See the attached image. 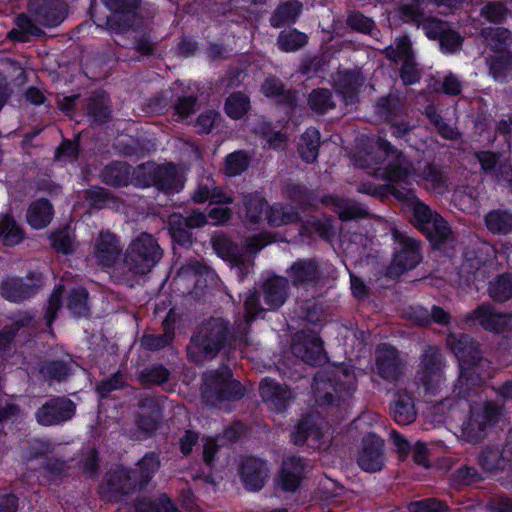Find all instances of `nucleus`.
I'll list each match as a JSON object with an SVG mask.
<instances>
[{
    "label": "nucleus",
    "instance_id": "nucleus-30",
    "mask_svg": "<svg viewBox=\"0 0 512 512\" xmlns=\"http://www.w3.org/2000/svg\"><path fill=\"white\" fill-rule=\"evenodd\" d=\"M54 216V207L49 199L41 197L29 204L26 211V222L36 230L46 228Z\"/></svg>",
    "mask_w": 512,
    "mask_h": 512
},
{
    "label": "nucleus",
    "instance_id": "nucleus-64",
    "mask_svg": "<svg viewBox=\"0 0 512 512\" xmlns=\"http://www.w3.org/2000/svg\"><path fill=\"white\" fill-rule=\"evenodd\" d=\"M407 509L409 512H447L449 507L445 501L428 497L409 502Z\"/></svg>",
    "mask_w": 512,
    "mask_h": 512
},
{
    "label": "nucleus",
    "instance_id": "nucleus-51",
    "mask_svg": "<svg viewBox=\"0 0 512 512\" xmlns=\"http://www.w3.org/2000/svg\"><path fill=\"white\" fill-rule=\"evenodd\" d=\"M171 376V372L161 363L146 366L138 372L137 379L142 385L163 386Z\"/></svg>",
    "mask_w": 512,
    "mask_h": 512
},
{
    "label": "nucleus",
    "instance_id": "nucleus-6",
    "mask_svg": "<svg viewBox=\"0 0 512 512\" xmlns=\"http://www.w3.org/2000/svg\"><path fill=\"white\" fill-rule=\"evenodd\" d=\"M163 256L157 239L143 232L131 241L124 254L123 264L133 275L150 273Z\"/></svg>",
    "mask_w": 512,
    "mask_h": 512
},
{
    "label": "nucleus",
    "instance_id": "nucleus-31",
    "mask_svg": "<svg viewBox=\"0 0 512 512\" xmlns=\"http://www.w3.org/2000/svg\"><path fill=\"white\" fill-rule=\"evenodd\" d=\"M132 167L123 161H111L101 171L100 179L113 188L127 187L131 183Z\"/></svg>",
    "mask_w": 512,
    "mask_h": 512
},
{
    "label": "nucleus",
    "instance_id": "nucleus-38",
    "mask_svg": "<svg viewBox=\"0 0 512 512\" xmlns=\"http://www.w3.org/2000/svg\"><path fill=\"white\" fill-rule=\"evenodd\" d=\"M415 169L403 152L394 156L383 169V178L389 182H407Z\"/></svg>",
    "mask_w": 512,
    "mask_h": 512
},
{
    "label": "nucleus",
    "instance_id": "nucleus-18",
    "mask_svg": "<svg viewBox=\"0 0 512 512\" xmlns=\"http://www.w3.org/2000/svg\"><path fill=\"white\" fill-rule=\"evenodd\" d=\"M305 460L299 456H290L283 460L276 475L275 483L285 493H295L304 479Z\"/></svg>",
    "mask_w": 512,
    "mask_h": 512
},
{
    "label": "nucleus",
    "instance_id": "nucleus-20",
    "mask_svg": "<svg viewBox=\"0 0 512 512\" xmlns=\"http://www.w3.org/2000/svg\"><path fill=\"white\" fill-rule=\"evenodd\" d=\"M376 368L378 375L387 381H397L403 373V363L397 348L381 343L376 349Z\"/></svg>",
    "mask_w": 512,
    "mask_h": 512
},
{
    "label": "nucleus",
    "instance_id": "nucleus-62",
    "mask_svg": "<svg viewBox=\"0 0 512 512\" xmlns=\"http://www.w3.org/2000/svg\"><path fill=\"white\" fill-rule=\"evenodd\" d=\"M174 339L169 335L144 333L140 339V346L143 350L149 352H158L173 346Z\"/></svg>",
    "mask_w": 512,
    "mask_h": 512
},
{
    "label": "nucleus",
    "instance_id": "nucleus-21",
    "mask_svg": "<svg viewBox=\"0 0 512 512\" xmlns=\"http://www.w3.org/2000/svg\"><path fill=\"white\" fill-rule=\"evenodd\" d=\"M268 471L266 461L255 456L247 457L239 466L240 479L250 492H258L264 487Z\"/></svg>",
    "mask_w": 512,
    "mask_h": 512
},
{
    "label": "nucleus",
    "instance_id": "nucleus-16",
    "mask_svg": "<svg viewBox=\"0 0 512 512\" xmlns=\"http://www.w3.org/2000/svg\"><path fill=\"white\" fill-rule=\"evenodd\" d=\"M286 272L295 288L316 287L323 280V271L316 258H299Z\"/></svg>",
    "mask_w": 512,
    "mask_h": 512
},
{
    "label": "nucleus",
    "instance_id": "nucleus-46",
    "mask_svg": "<svg viewBox=\"0 0 512 512\" xmlns=\"http://www.w3.org/2000/svg\"><path fill=\"white\" fill-rule=\"evenodd\" d=\"M168 233L172 240V244L189 249L193 245V234L191 229L185 226V223L181 221L180 214H173L169 217L168 221Z\"/></svg>",
    "mask_w": 512,
    "mask_h": 512
},
{
    "label": "nucleus",
    "instance_id": "nucleus-1",
    "mask_svg": "<svg viewBox=\"0 0 512 512\" xmlns=\"http://www.w3.org/2000/svg\"><path fill=\"white\" fill-rule=\"evenodd\" d=\"M247 344V335L235 328L226 318L211 316L192 334L187 345V358L201 365L216 359L220 353H229Z\"/></svg>",
    "mask_w": 512,
    "mask_h": 512
},
{
    "label": "nucleus",
    "instance_id": "nucleus-8",
    "mask_svg": "<svg viewBox=\"0 0 512 512\" xmlns=\"http://www.w3.org/2000/svg\"><path fill=\"white\" fill-rule=\"evenodd\" d=\"M136 491H139L136 470L123 465L110 469L98 487L100 499L109 503L121 502Z\"/></svg>",
    "mask_w": 512,
    "mask_h": 512
},
{
    "label": "nucleus",
    "instance_id": "nucleus-34",
    "mask_svg": "<svg viewBox=\"0 0 512 512\" xmlns=\"http://www.w3.org/2000/svg\"><path fill=\"white\" fill-rule=\"evenodd\" d=\"M282 192L298 210H305L316 206L317 194L304 184L294 182L286 183L283 186Z\"/></svg>",
    "mask_w": 512,
    "mask_h": 512
},
{
    "label": "nucleus",
    "instance_id": "nucleus-33",
    "mask_svg": "<svg viewBox=\"0 0 512 512\" xmlns=\"http://www.w3.org/2000/svg\"><path fill=\"white\" fill-rule=\"evenodd\" d=\"M303 10V4L298 0L280 2L270 16V24L274 28L285 25H293L299 19Z\"/></svg>",
    "mask_w": 512,
    "mask_h": 512
},
{
    "label": "nucleus",
    "instance_id": "nucleus-2",
    "mask_svg": "<svg viewBox=\"0 0 512 512\" xmlns=\"http://www.w3.org/2000/svg\"><path fill=\"white\" fill-rule=\"evenodd\" d=\"M447 344L459 362L460 373L455 389H459V395L466 399L472 389L482 386L492 377V363L482 356L478 341L466 333H450Z\"/></svg>",
    "mask_w": 512,
    "mask_h": 512
},
{
    "label": "nucleus",
    "instance_id": "nucleus-3",
    "mask_svg": "<svg viewBox=\"0 0 512 512\" xmlns=\"http://www.w3.org/2000/svg\"><path fill=\"white\" fill-rule=\"evenodd\" d=\"M345 380H341L335 372H318L312 383L315 402L320 407L338 406L353 395L356 390V379L352 368L341 366L338 368Z\"/></svg>",
    "mask_w": 512,
    "mask_h": 512
},
{
    "label": "nucleus",
    "instance_id": "nucleus-27",
    "mask_svg": "<svg viewBox=\"0 0 512 512\" xmlns=\"http://www.w3.org/2000/svg\"><path fill=\"white\" fill-rule=\"evenodd\" d=\"M262 291L264 303L269 307V309L276 310L280 308L288 298V279L274 275L264 281Z\"/></svg>",
    "mask_w": 512,
    "mask_h": 512
},
{
    "label": "nucleus",
    "instance_id": "nucleus-48",
    "mask_svg": "<svg viewBox=\"0 0 512 512\" xmlns=\"http://www.w3.org/2000/svg\"><path fill=\"white\" fill-rule=\"evenodd\" d=\"M299 232L302 236L312 237L318 235L323 239H328L332 235L333 226L329 218H318L309 216L304 221H300Z\"/></svg>",
    "mask_w": 512,
    "mask_h": 512
},
{
    "label": "nucleus",
    "instance_id": "nucleus-22",
    "mask_svg": "<svg viewBox=\"0 0 512 512\" xmlns=\"http://www.w3.org/2000/svg\"><path fill=\"white\" fill-rule=\"evenodd\" d=\"M321 424L319 414L310 412L302 415L290 433V442L295 446H303L308 440L320 442L324 436Z\"/></svg>",
    "mask_w": 512,
    "mask_h": 512
},
{
    "label": "nucleus",
    "instance_id": "nucleus-42",
    "mask_svg": "<svg viewBox=\"0 0 512 512\" xmlns=\"http://www.w3.org/2000/svg\"><path fill=\"white\" fill-rule=\"evenodd\" d=\"M136 466V480L138 482L139 491H143L147 488L160 468L159 454L154 451L146 452L144 456L137 461Z\"/></svg>",
    "mask_w": 512,
    "mask_h": 512
},
{
    "label": "nucleus",
    "instance_id": "nucleus-47",
    "mask_svg": "<svg viewBox=\"0 0 512 512\" xmlns=\"http://www.w3.org/2000/svg\"><path fill=\"white\" fill-rule=\"evenodd\" d=\"M320 132L316 128L307 129L302 137L298 151L301 159L308 163H314L319 155Z\"/></svg>",
    "mask_w": 512,
    "mask_h": 512
},
{
    "label": "nucleus",
    "instance_id": "nucleus-56",
    "mask_svg": "<svg viewBox=\"0 0 512 512\" xmlns=\"http://www.w3.org/2000/svg\"><path fill=\"white\" fill-rule=\"evenodd\" d=\"M250 165V157L245 150H236L226 155L224 173L228 177H236L244 173Z\"/></svg>",
    "mask_w": 512,
    "mask_h": 512
},
{
    "label": "nucleus",
    "instance_id": "nucleus-49",
    "mask_svg": "<svg viewBox=\"0 0 512 512\" xmlns=\"http://www.w3.org/2000/svg\"><path fill=\"white\" fill-rule=\"evenodd\" d=\"M490 298L498 303H504L512 298V273L506 272L496 276L488 284Z\"/></svg>",
    "mask_w": 512,
    "mask_h": 512
},
{
    "label": "nucleus",
    "instance_id": "nucleus-26",
    "mask_svg": "<svg viewBox=\"0 0 512 512\" xmlns=\"http://www.w3.org/2000/svg\"><path fill=\"white\" fill-rule=\"evenodd\" d=\"M323 205H330L332 211L338 215L343 222L363 219L368 215V211L362 205L348 198H342L336 194L324 195L321 198Z\"/></svg>",
    "mask_w": 512,
    "mask_h": 512
},
{
    "label": "nucleus",
    "instance_id": "nucleus-5",
    "mask_svg": "<svg viewBox=\"0 0 512 512\" xmlns=\"http://www.w3.org/2000/svg\"><path fill=\"white\" fill-rule=\"evenodd\" d=\"M456 390L458 400L455 401V404L460 405L462 402H465L466 406L469 408L468 418L463 422L461 427L462 436L465 441L469 443H479L485 438L487 428L499 422L501 407L493 401H485L481 405H472L469 403V398L472 393H474L473 389L466 399L459 395V389Z\"/></svg>",
    "mask_w": 512,
    "mask_h": 512
},
{
    "label": "nucleus",
    "instance_id": "nucleus-52",
    "mask_svg": "<svg viewBox=\"0 0 512 512\" xmlns=\"http://www.w3.org/2000/svg\"><path fill=\"white\" fill-rule=\"evenodd\" d=\"M308 43V36L296 28L282 30L277 37V46L283 52H295Z\"/></svg>",
    "mask_w": 512,
    "mask_h": 512
},
{
    "label": "nucleus",
    "instance_id": "nucleus-32",
    "mask_svg": "<svg viewBox=\"0 0 512 512\" xmlns=\"http://www.w3.org/2000/svg\"><path fill=\"white\" fill-rule=\"evenodd\" d=\"M118 238L111 232H101L95 244V257L102 266L111 267L119 256Z\"/></svg>",
    "mask_w": 512,
    "mask_h": 512
},
{
    "label": "nucleus",
    "instance_id": "nucleus-29",
    "mask_svg": "<svg viewBox=\"0 0 512 512\" xmlns=\"http://www.w3.org/2000/svg\"><path fill=\"white\" fill-rule=\"evenodd\" d=\"M390 415L401 426L414 422L417 413L413 397L407 392L397 391L394 395V400L390 403Z\"/></svg>",
    "mask_w": 512,
    "mask_h": 512
},
{
    "label": "nucleus",
    "instance_id": "nucleus-24",
    "mask_svg": "<svg viewBox=\"0 0 512 512\" xmlns=\"http://www.w3.org/2000/svg\"><path fill=\"white\" fill-rule=\"evenodd\" d=\"M85 110L93 126H103L112 120L110 97L103 90L92 93L86 100Z\"/></svg>",
    "mask_w": 512,
    "mask_h": 512
},
{
    "label": "nucleus",
    "instance_id": "nucleus-14",
    "mask_svg": "<svg viewBox=\"0 0 512 512\" xmlns=\"http://www.w3.org/2000/svg\"><path fill=\"white\" fill-rule=\"evenodd\" d=\"M291 349L297 358L311 366L321 365L327 358L323 340L314 331L295 333Z\"/></svg>",
    "mask_w": 512,
    "mask_h": 512
},
{
    "label": "nucleus",
    "instance_id": "nucleus-63",
    "mask_svg": "<svg viewBox=\"0 0 512 512\" xmlns=\"http://www.w3.org/2000/svg\"><path fill=\"white\" fill-rule=\"evenodd\" d=\"M376 112L385 120L398 117L402 111L400 99L394 95L380 97L376 102Z\"/></svg>",
    "mask_w": 512,
    "mask_h": 512
},
{
    "label": "nucleus",
    "instance_id": "nucleus-39",
    "mask_svg": "<svg viewBox=\"0 0 512 512\" xmlns=\"http://www.w3.org/2000/svg\"><path fill=\"white\" fill-rule=\"evenodd\" d=\"M116 148L123 156L142 159L155 151V143L144 137H128L119 140Z\"/></svg>",
    "mask_w": 512,
    "mask_h": 512
},
{
    "label": "nucleus",
    "instance_id": "nucleus-23",
    "mask_svg": "<svg viewBox=\"0 0 512 512\" xmlns=\"http://www.w3.org/2000/svg\"><path fill=\"white\" fill-rule=\"evenodd\" d=\"M493 253V248L487 243L468 246L463 252V261L460 267L461 273L475 276L480 268L492 263Z\"/></svg>",
    "mask_w": 512,
    "mask_h": 512
},
{
    "label": "nucleus",
    "instance_id": "nucleus-50",
    "mask_svg": "<svg viewBox=\"0 0 512 512\" xmlns=\"http://www.w3.org/2000/svg\"><path fill=\"white\" fill-rule=\"evenodd\" d=\"M250 108L251 102L249 96L241 91L231 93L224 103V112L233 120L243 118Z\"/></svg>",
    "mask_w": 512,
    "mask_h": 512
},
{
    "label": "nucleus",
    "instance_id": "nucleus-37",
    "mask_svg": "<svg viewBox=\"0 0 512 512\" xmlns=\"http://www.w3.org/2000/svg\"><path fill=\"white\" fill-rule=\"evenodd\" d=\"M43 34V30L27 14L20 13L15 18V27L7 33V38L13 42L26 43Z\"/></svg>",
    "mask_w": 512,
    "mask_h": 512
},
{
    "label": "nucleus",
    "instance_id": "nucleus-12",
    "mask_svg": "<svg viewBox=\"0 0 512 512\" xmlns=\"http://www.w3.org/2000/svg\"><path fill=\"white\" fill-rule=\"evenodd\" d=\"M76 404L64 395L50 396L35 411V420L42 427L63 425L76 415Z\"/></svg>",
    "mask_w": 512,
    "mask_h": 512
},
{
    "label": "nucleus",
    "instance_id": "nucleus-17",
    "mask_svg": "<svg viewBox=\"0 0 512 512\" xmlns=\"http://www.w3.org/2000/svg\"><path fill=\"white\" fill-rule=\"evenodd\" d=\"M259 393L262 401L273 411L284 413L294 400L292 390L269 377L261 380Z\"/></svg>",
    "mask_w": 512,
    "mask_h": 512
},
{
    "label": "nucleus",
    "instance_id": "nucleus-7",
    "mask_svg": "<svg viewBox=\"0 0 512 512\" xmlns=\"http://www.w3.org/2000/svg\"><path fill=\"white\" fill-rule=\"evenodd\" d=\"M394 242L392 261L387 268V275L393 278L414 269L422 260L421 242L407 236L398 228L391 230Z\"/></svg>",
    "mask_w": 512,
    "mask_h": 512
},
{
    "label": "nucleus",
    "instance_id": "nucleus-40",
    "mask_svg": "<svg viewBox=\"0 0 512 512\" xmlns=\"http://www.w3.org/2000/svg\"><path fill=\"white\" fill-rule=\"evenodd\" d=\"M484 477L475 466L462 464L457 467L449 476V486L462 491L467 487H472L482 482Z\"/></svg>",
    "mask_w": 512,
    "mask_h": 512
},
{
    "label": "nucleus",
    "instance_id": "nucleus-43",
    "mask_svg": "<svg viewBox=\"0 0 512 512\" xmlns=\"http://www.w3.org/2000/svg\"><path fill=\"white\" fill-rule=\"evenodd\" d=\"M487 230L498 236H507L512 233V212L506 209H493L484 216Z\"/></svg>",
    "mask_w": 512,
    "mask_h": 512
},
{
    "label": "nucleus",
    "instance_id": "nucleus-55",
    "mask_svg": "<svg viewBox=\"0 0 512 512\" xmlns=\"http://www.w3.org/2000/svg\"><path fill=\"white\" fill-rule=\"evenodd\" d=\"M452 234L449 223L438 213L429 225V234L423 235L432 243L434 247L439 248L445 244Z\"/></svg>",
    "mask_w": 512,
    "mask_h": 512
},
{
    "label": "nucleus",
    "instance_id": "nucleus-44",
    "mask_svg": "<svg viewBox=\"0 0 512 512\" xmlns=\"http://www.w3.org/2000/svg\"><path fill=\"white\" fill-rule=\"evenodd\" d=\"M88 300L89 292L85 287H74L67 296V309L76 318H89L91 309Z\"/></svg>",
    "mask_w": 512,
    "mask_h": 512
},
{
    "label": "nucleus",
    "instance_id": "nucleus-61",
    "mask_svg": "<svg viewBox=\"0 0 512 512\" xmlns=\"http://www.w3.org/2000/svg\"><path fill=\"white\" fill-rule=\"evenodd\" d=\"M480 15L489 23L502 25L509 15V10L503 2L489 1L481 8Z\"/></svg>",
    "mask_w": 512,
    "mask_h": 512
},
{
    "label": "nucleus",
    "instance_id": "nucleus-10",
    "mask_svg": "<svg viewBox=\"0 0 512 512\" xmlns=\"http://www.w3.org/2000/svg\"><path fill=\"white\" fill-rule=\"evenodd\" d=\"M45 285V275L38 270H29L25 277L8 276L0 283V295L11 303L21 304L35 297Z\"/></svg>",
    "mask_w": 512,
    "mask_h": 512
},
{
    "label": "nucleus",
    "instance_id": "nucleus-54",
    "mask_svg": "<svg viewBox=\"0 0 512 512\" xmlns=\"http://www.w3.org/2000/svg\"><path fill=\"white\" fill-rule=\"evenodd\" d=\"M309 108L316 114L324 115L335 108L332 92L328 88H315L307 98Z\"/></svg>",
    "mask_w": 512,
    "mask_h": 512
},
{
    "label": "nucleus",
    "instance_id": "nucleus-53",
    "mask_svg": "<svg viewBox=\"0 0 512 512\" xmlns=\"http://www.w3.org/2000/svg\"><path fill=\"white\" fill-rule=\"evenodd\" d=\"M438 214L423 201L416 199L412 205L411 224L422 234H429V225Z\"/></svg>",
    "mask_w": 512,
    "mask_h": 512
},
{
    "label": "nucleus",
    "instance_id": "nucleus-57",
    "mask_svg": "<svg viewBox=\"0 0 512 512\" xmlns=\"http://www.w3.org/2000/svg\"><path fill=\"white\" fill-rule=\"evenodd\" d=\"M489 66V74L495 80H503L506 78L509 70L512 69V53L508 50L487 58Z\"/></svg>",
    "mask_w": 512,
    "mask_h": 512
},
{
    "label": "nucleus",
    "instance_id": "nucleus-59",
    "mask_svg": "<svg viewBox=\"0 0 512 512\" xmlns=\"http://www.w3.org/2000/svg\"><path fill=\"white\" fill-rule=\"evenodd\" d=\"M481 35L491 42L492 49L500 51L511 44L512 33L509 29L499 27H486L481 30Z\"/></svg>",
    "mask_w": 512,
    "mask_h": 512
},
{
    "label": "nucleus",
    "instance_id": "nucleus-11",
    "mask_svg": "<svg viewBox=\"0 0 512 512\" xmlns=\"http://www.w3.org/2000/svg\"><path fill=\"white\" fill-rule=\"evenodd\" d=\"M444 363L445 359L436 346H428L421 354L416 380L425 393L436 395L443 378Z\"/></svg>",
    "mask_w": 512,
    "mask_h": 512
},
{
    "label": "nucleus",
    "instance_id": "nucleus-13",
    "mask_svg": "<svg viewBox=\"0 0 512 512\" xmlns=\"http://www.w3.org/2000/svg\"><path fill=\"white\" fill-rule=\"evenodd\" d=\"M468 325L478 324L484 330L496 334L506 332L512 327V314L498 312L490 303L478 305L465 316Z\"/></svg>",
    "mask_w": 512,
    "mask_h": 512
},
{
    "label": "nucleus",
    "instance_id": "nucleus-15",
    "mask_svg": "<svg viewBox=\"0 0 512 512\" xmlns=\"http://www.w3.org/2000/svg\"><path fill=\"white\" fill-rule=\"evenodd\" d=\"M384 440L370 432L362 439V447L357 455V464L365 472L374 473L385 465Z\"/></svg>",
    "mask_w": 512,
    "mask_h": 512
},
{
    "label": "nucleus",
    "instance_id": "nucleus-45",
    "mask_svg": "<svg viewBox=\"0 0 512 512\" xmlns=\"http://www.w3.org/2000/svg\"><path fill=\"white\" fill-rule=\"evenodd\" d=\"M245 219L251 224H259L263 214L269 208L267 200L259 192L247 193L243 196Z\"/></svg>",
    "mask_w": 512,
    "mask_h": 512
},
{
    "label": "nucleus",
    "instance_id": "nucleus-19",
    "mask_svg": "<svg viewBox=\"0 0 512 512\" xmlns=\"http://www.w3.org/2000/svg\"><path fill=\"white\" fill-rule=\"evenodd\" d=\"M28 9L40 25L49 28L60 25L67 13L61 0H30Z\"/></svg>",
    "mask_w": 512,
    "mask_h": 512
},
{
    "label": "nucleus",
    "instance_id": "nucleus-28",
    "mask_svg": "<svg viewBox=\"0 0 512 512\" xmlns=\"http://www.w3.org/2000/svg\"><path fill=\"white\" fill-rule=\"evenodd\" d=\"M154 187L164 194L178 193L183 188L176 165L172 162L154 164Z\"/></svg>",
    "mask_w": 512,
    "mask_h": 512
},
{
    "label": "nucleus",
    "instance_id": "nucleus-9",
    "mask_svg": "<svg viewBox=\"0 0 512 512\" xmlns=\"http://www.w3.org/2000/svg\"><path fill=\"white\" fill-rule=\"evenodd\" d=\"M142 0H103L109 11L106 17V30L112 34H124L135 30L141 24L140 13Z\"/></svg>",
    "mask_w": 512,
    "mask_h": 512
},
{
    "label": "nucleus",
    "instance_id": "nucleus-58",
    "mask_svg": "<svg viewBox=\"0 0 512 512\" xmlns=\"http://www.w3.org/2000/svg\"><path fill=\"white\" fill-rule=\"evenodd\" d=\"M84 199L91 209H104L116 197L113 193L101 186H91L84 191Z\"/></svg>",
    "mask_w": 512,
    "mask_h": 512
},
{
    "label": "nucleus",
    "instance_id": "nucleus-4",
    "mask_svg": "<svg viewBox=\"0 0 512 512\" xmlns=\"http://www.w3.org/2000/svg\"><path fill=\"white\" fill-rule=\"evenodd\" d=\"M245 387L240 381L233 379V372L228 365L203 375L201 396L211 406L230 401H238L245 395Z\"/></svg>",
    "mask_w": 512,
    "mask_h": 512
},
{
    "label": "nucleus",
    "instance_id": "nucleus-36",
    "mask_svg": "<svg viewBox=\"0 0 512 512\" xmlns=\"http://www.w3.org/2000/svg\"><path fill=\"white\" fill-rule=\"evenodd\" d=\"M266 220L270 227H281L301 221V213L290 204L274 203L266 211Z\"/></svg>",
    "mask_w": 512,
    "mask_h": 512
},
{
    "label": "nucleus",
    "instance_id": "nucleus-25",
    "mask_svg": "<svg viewBox=\"0 0 512 512\" xmlns=\"http://www.w3.org/2000/svg\"><path fill=\"white\" fill-rule=\"evenodd\" d=\"M361 85L360 73L351 69L339 71L334 81V89L345 105H354L358 102Z\"/></svg>",
    "mask_w": 512,
    "mask_h": 512
},
{
    "label": "nucleus",
    "instance_id": "nucleus-35",
    "mask_svg": "<svg viewBox=\"0 0 512 512\" xmlns=\"http://www.w3.org/2000/svg\"><path fill=\"white\" fill-rule=\"evenodd\" d=\"M26 237L24 228L11 213H0V242L5 247H15Z\"/></svg>",
    "mask_w": 512,
    "mask_h": 512
},
{
    "label": "nucleus",
    "instance_id": "nucleus-41",
    "mask_svg": "<svg viewBox=\"0 0 512 512\" xmlns=\"http://www.w3.org/2000/svg\"><path fill=\"white\" fill-rule=\"evenodd\" d=\"M39 373L47 382L62 383L73 374V363L62 359L46 360L41 364Z\"/></svg>",
    "mask_w": 512,
    "mask_h": 512
},
{
    "label": "nucleus",
    "instance_id": "nucleus-60",
    "mask_svg": "<svg viewBox=\"0 0 512 512\" xmlns=\"http://www.w3.org/2000/svg\"><path fill=\"white\" fill-rule=\"evenodd\" d=\"M64 285L58 284L55 285L52 293L50 294L47 306L44 313V319L46 322V325L51 327L52 324L55 322V320L58 317V312L63 306V294H64Z\"/></svg>",
    "mask_w": 512,
    "mask_h": 512
}]
</instances>
